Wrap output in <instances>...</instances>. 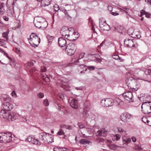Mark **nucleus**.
Wrapping results in <instances>:
<instances>
[{
    "label": "nucleus",
    "instance_id": "nucleus-1",
    "mask_svg": "<svg viewBox=\"0 0 151 151\" xmlns=\"http://www.w3.org/2000/svg\"><path fill=\"white\" fill-rule=\"evenodd\" d=\"M30 39L28 40L31 45L33 47H37L40 42V38L37 35L32 33L30 36Z\"/></svg>",
    "mask_w": 151,
    "mask_h": 151
},
{
    "label": "nucleus",
    "instance_id": "nucleus-2",
    "mask_svg": "<svg viewBox=\"0 0 151 151\" xmlns=\"http://www.w3.org/2000/svg\"><path fill=\"white\" fill-rule=\"evenodd\" d=\"M50 134L46 132H41L39 134V138L40 139L42 142L46 143H51L54 142L53 136H52V140L50 141L49 139H47V137L49 139Z\"/></svg>",
    "mask_w": 151,
    "mask_h": 151
},
{
    "label": "nucleus",
    "instance_id": "nucleus-3",
    "mask_svg": "<svg viewBox=\"0 0 151 151\" xmlns=\"http://www.w3.org/2000/svg\"><path fill=\"white\" fill-rule=\"evenodd\" d=\"M76 47L75 44L70 43L66 46L65 51L69 55H73L75 52Z\"/></svg>",
    "mask_w": 151,
    "mask_h": 151
},
{
    "label": "nucleus",
    "instance_id": "nucleus-4",
    "mask_svg": "<svg viewBox=\"0 0 151 151\" xmlns=\"http://www.w3.org/2000/svg\"><path fill=\"white\" fill-rule=\"evenodd\" d=\"M142 111L145 114H148L151 113V102H149L147 104L145 102L141 106Z\"/></svg>",
    "mask_w": 151,
    "mask_h": 151
},
{
    "label": "nucleus",
    "instance_id": "nucleus-5",
    "mask_svg": "<svg viewBox=\"0 0 151 151\" xmlns=\"http://www.w3.org/2000/svg\"><path fill=\"white\" fill-rule=\"evenodd\" d=\"M12 134L10 133L6 132L4 135L1 134V142H9L12 140Z\"/></svg>",
    "mask_w": 151,
    "mask_h": 151
},
{
    "label": "nucleus",
    "instance_id": "nucleus-6",
    "mask_svg": "<svg viewBox=\"0 0 151 151\" xmlns=\"http://www.w3.org/2000/svg\"><path fill=\"white\" fill-rule=\"evenodd\" d=\"M124 44L129 47L136 48L137 47V43L134 39H126L124 41Z\"/></svg>",
    "mask_w": 151,
    "mask_h": 151
},
{
    "label": "nucleus",
    "instance_id": "nucleus-7",
    "mask_svg": "<svg viewBox=\"0 0 151 151\" xmlns=\"http://www.w3.org/2000/svg\"><path fill=\"white\" fill-rule=\"evenodd\" d=\"M123 97L126 101L128 102H132L133 101L132 92L131 91H127L122 94Z\"/></svg>",
    "mask_w": 151,
    "mask_h": 151
},
{
    "label": "nucleus",
    "instance_id": "nucleus-8",
    "mask_svg": "<svg viewBox=\"0 0 151 151\" xmlns=\"http://www.w3.org/2000/svg\"><path fill=\"white\" fill-rule=\"evenodd\" d=\"M114 103L113 99H107L104 100H102L101 101V104L103 106L108 107L112 106Z\"/></svg>",
    "mask_w": 151,
    "mask_h": 151
},
{
    "label": "nucleus",
    "instance_id": "nucleus-9",
    "mask_svg": "<svg viewBox=\"0 0 151 151\" xmlns=\"http://www.w3.org/2000/svg\"><path fill=\"white\" fill-rule=\"evenodd\" d=\"M132 118V116L127 112H124L120 116L121 120L124 122H127L128 120Z\"/></svg>",
    "mask_w": 151,
    "mask_h": 151
},
{
    "label": "nucleus",
    "instance_id": "nucleus-10",
    "mask_svg": "<svg viewBox=\"0 0 151 151\" xmlns=\"http://www.w3.org/2000/svg\"><path fill=\"white\" fill-rule=\"evenodd\" d=\"M14 107L13 104L9 102H6L2 104L1 108L4 110L9 111L12 110Z\"/></svg>",
    "mask_w": 151,
    "mask_h": 151
},
{
    "label": "nucleus",
    "instance_id": "nucleus-11",
    "mask_svg": "<svg viewBox=\"0 0 151 151\" xmlns=\"http://www.w3.org/2000/svg\"><path fill=\"white\" fill-rule=\"evenodd\" d=\"M18 117V114L16 112H8L7 117L6 118L9 121H14L16 120Z\"/></svg>",
    "mask_w": 151,
    "mask_h": 151
},
{
    "label": "nucleus",
    "instance_id": "nucleus-12",
    "mask_svg": "<svg viewBox=\"0 0 151 151\" xmlns=\"http://www.w3.org/2000/svg\"><path fill=\"white\" fill-rule=\"evenodd\" d=\"M25 141L36 145H40L41 144L40 142L37 139H35L34 137L31 136H28L25 139Z\"/></svg>",
    "mask_w": 151,
    "mask_h": 151
},
{
    "label": "nucleus",
    "instance_id": "nucleus-13",
    "mask_svg": "<svg viewBox=\"0 0 151 151\" xmlns=\"http://www.w3.org/2000/svg\"><path fill=\"white\" fill-rule=\"evenodd\" d=\"M71 30L66 27H63L61 28L60 30V33L62 36L66 38V37Z\"/></svg>",
    "mask_w": 151,
    "mask_h": 151
},
{
    "label": "nucleus",
    "instance_id": "nucleus-14",
    "mask_svg": "<svg viewBox=\"0 0 151 151\" xmlns=\"http://www.w3.org/2000/svg\"><path fill=\"white\" fill-rule=\"evenodd\" d=\"M99 26L102 30H104L109 31L110 29V26L108 24L106 21H104L103 22H101L99 23Z\"/></svg>",
    "mask_w": 151,
    "mask_h": 151
},
{
    "label": "nucleus",
    "instance_id": "nucleus-15",
    "mask_svg": "<svg viewBox=\"0 0 151 151\" xmlns=\"http://www.w3.org/2000/svg\"><path fill=\"white\" fill-rule=\"evenodd\" d=\"M96 134L97 136L105 137L107 136V132L105 128H103L98 131Z\"/></svg>",
    "mask_w": 151,
    "mask_h": 151
},
{
    "label": "nucleus",
    "instance_id": "nucleus-16",
    "mask_svg": "<svg viewBox=\"0 0 151 151\" xmlns=\"http://www.w3.org/2000/svg\"><path fill=\"white\" fill-rule=\"evenodd\" d=\"M58 44L60 46L63 47L65 46L67 44L65 39L63 37H59L58 39Z\"/></svg>",
    "mask_w": 151,
    "mask_h": 151
},
{
    "label": "nucleus",
    "instance_id": "nucleus-17",
    "mask_svg": "<svg viewBox=\"0 0 151 151\" xmlns=\"http://www.w3.org/2000/svg\"><path fill=\"white\" fill-rule=\"evenodd\" d=\"M69 102L70 103V105L72 107L75 109H77L78 108V106L77 105V100L76 99H73L71 100H69Z\"/></svg>",
    "mask_w": 151,
    "mask_h": 151
},
{
    "label": "nucleus",
    "instance_id": "nucleus-18",
    "mask_svg": "<svg viewBox=\"0 0 151 151\" xmlns=\"http://www.w3.org/2000/svg\"><path fill=\"white\" fill-rule=\"evenodd\" d=\"M8 113V111L4 109H2L0 111V118L6 119Z\"/></svg>",
    "mask_w": 151,
    "mask_h": 151
},
{
    "label": "nucleus",
    "instance_id": "nucleus-19",
    "mask_svg": "<svg viewBox=\"0 0 151 151\" xmlns=\"http://www.w3.org/2000/svg\"><path fill=\"white\" fill-rule=\"evenodd\" d=\"M1 99L4 101H6V102H9L11 99V98L8 95L4 94L1 95Z\"/></svg>",
    "mask_w": 151,
    "mask_h": 151
},
{
    "label": "nucleus",
    "instance_id": "nucleus-20",
    "mask_svg": "<svg viewBox=\"0 0 151 151\" xmlns=\"http://www.w3.org/2000/svg\"><path fill=\"white\" fill-rule=\"evenodd\" d=\"M78 33L74 32V33H73L72 36H71L70 37V41H74L76 40L78 38Z\"/></svg>",
    "mask_w": 151,
    "mask_h": 151
},
{
    "label": "nucleus",
    "instance_id": "nucleus-21",
    "mask_svg": "<svg viewBox=\"0 0 151 151\" xmlns=\"http://www.w3.org/2000/svg\"><path fill=\"white\" fill-rule=\"evenodd\" d=\"M79 142L82 144L86 145L89 144L90 142L88 140L83 139L79 140Z\"/></svg>",
    "mask_w": 151,
    "mask_h": 151
},
{
    "label": "nucleus",
    "instance_id": "nucleus-22",
    "mask_svg": "<svg viewBox=\"0 0 151 151\" xmlns=\"http://www.w3.org/2000/svg\"><path fill=\"white\" fill-rule=\"evenodd\" d=\"M4 6V4L3 3L0 4V14H3L5 12Z\"/></svg>",
    "mask_w": 151,
    "mask_h": 151
},
{
    "label": "nucleus",
    "instance_id": "nucleus-23",
    "mask_svg": "<svg viewBox=\"0 0 151 151\" xmlns=\"http://www.w3.org/2000/svg\"><path fill=\"white\" fill-rule=\"evenodd\" d=\"M61 127L65 128L69 130H71L73 129V127L71 125H66L63 124L61 126Z\"/></svg>",
    "mask_w": 151,
    "mask_h": 151
},
{
    "label": "nucleus",
    "instance_id": "nucleus-24",
    "mask_svg": "<svg viewBox=\"0 0 151 151\" xmlns=\"http://www.w3.org/2000/svg\"><path fill=\"white\" fill-rule=\"evenodd\" d=\"M47 22L45 21L44 22H42V23H41L40 25L41 27L40 28L44 29L47 27Z\"/></svg>",
    "mask_w": 151,
    "mask_h": 151
},
{
    "label": "nucleus",
    "instance_id": "nucleus-25",
    "mask_svg": "<svg viewBox=\"0 0 151 151\" xmlns=\"http://www.w3.org/2000/svg\"><path fill=\"white\" fill-rule=\"evenodd\" d=\"M138 33L137 32L134 30L133 32L131 33V36L132 37L134 38H138Z\"/></svg>",
    "mask_w": 151,
    "mask_h": 151
},
{
    "label": "nucleus",
    "instance_id": "nucleus-26",
    "mask_svg": "<svg viewBox=\"0 0 151 151\" xmlns=\"http://www.w3.org/2000/svg\"><path fill=\"white\" fill-rule=\"evenodd\" d=\"M108 146L109 147L110 149L113 150H116L117 146L114 144H111L108 145Z\"/></svg>",
    "mask_w": 151,
    "mask_h": 151
},
{
    "label": "nucleus",
    "instance_id": "nucleus-27",
    "mask_svg": "<svg viewBox=\"0 0 151 151\" xmlns=\"http://www.w3.org/2000/svg\"><path fill=\"white\" fill-rule=\"evenodd\" d=\"M74 31L73 30L71 29L70 31L69 32V33L68 34V35H67V36L66 37V39H68V40H70V37L71 36H72L73 33H74Z\"/></svg>",
    "mask_w": 151,
    "mask_h": 151
},
{
    "label": "nucleus",
    "instance_id": "nucleus-28",
    "mask_svg": "<svg viewBox=\"0 0 151 151\" xmlns=\"http://www.w3.org/2000/svg\"><path fill=\"white\" fill-rule=\"evenodd\" d=\"M112 58L116 60H119L120 62H122L124 61V60L123 59L120 58V57L117 55H113L112 56Z\"/></svg>",
    "mask_w": 151,
    "mask_h": 151
},
{
    "label": "nucleus",
    "instance_id": "nucleus-29",
    "mask_svg": "<svg viewBox=\"0 0 151 151\" xmlns=\"http://www.w3.org/2000/svg\"><path fill=\"white\" fill-rule=\"evenodd\" d=\"M123 142H124V143L125 144L127 145L131 141V139L129 138H123Z\"/></svg>",
    "mask_w": 151,
    "mask_h": 151
},
{
    "label": "nucleus",
    "instance_id": "nucleus-30",
    "mask_svg": "<svg viewBox=\"0 0 151 151\" xmlns=\"http://www.w3.org/2000/svg\"><path fill=\"white\" fill-rule=\"evenodd\" d=\"M40 23H42V22L45 21V19L42 17H39L37 18L36 20Z\"/></svg>",
    "mask_w": 151,
    "mask_h": 151
},
{
    "label": "nucleus",
    "instance_id": "nucleus-31",
    "mask_svg": "<svg viewBox=\"0 0 151 151\" xmlns=\"http://www.w3.org/2000/svg\"><path fill=\"white\" fill-rule=\"evenodd\" d=\"M34 24L35 26L37 28H40L41 27V23L36 20L34 21Z\"/></svg>",
    "mask_w": 151,
    "mask_h": 151
},
{
    "label": "nucleus",
    "instance_id": "nucleus-32",
    "mask_svg": "<svg viewBox=\"0 0 151 151\" xmlns=\"http://www.w3.org/2000/svg\"><path fill=\"white\" fill-rule=\"evenodd\" d=\"M54 38V37L52 36H50V35H49L47 36V39L48 40V41L49 43L52 42Z\"/></svg>",
    "mask_w": 151,
    "mask_h": 151
},
{
    "label": "nucleus",
    "instance_id": "nucleus-33",
    "mask_svg": "<svg viewBox=\"0 0 151 151\" xmlns=\"http://www.w3.org/2000/svg\"><path fill=\"white\" fill-rule=\"evenodd\" d=\"M85 53L84 52L81 53L79 55V58L75 61L76 62H78L79 60L80 59L83 58L84 57Z\"/></svg>",
    "mask_w": 151,
    "mask_h": 151
},
{
    "label": "nucleus",
    "instance_id": "nucleus-34",
    "mask_svg": "<svg viewBox=\"0 0 151 151\" xmlns=\"http://www.w3.org/2000/svg\"><path fill=\"white\" fill-rule=\"evenodd\" d=\"M148 119L149 116L147 117H143L142 118V121L145 123H147L148 124Z\"/></svg>",
    "mask_w": 151,
    "mask_h": 151
},
{
    "label": "nucleus",
    "instance_id": "nucleus-35",
    "mask_svg": "<svg viewBox=\"0 0 151 151\" xmlns=\"http://www.w3.org/2000/svg\"><path fill=\"white\" fill-rule=\"evenodd\" d=\"M78 125L81 129L84 128L85 127V125L82 122H78Z\"/></svg>",
    "mask_w": 151,
    "mask_h": 151
},
{
    "label": "nucleus",
    "instance_id": "nucleus-36",
    "mask_svg": "<svg viewBox=\"0 0 151 151\" xmlns=\"http://www.w3.org/2000/svg\"><path fill=\"white\" fill-rule=\"evenodd\" d=\"M35 62H36L34 60L31 61L28 63L27 65L29 67H31L33 65L34 63Z\"/></svg>",
    "mask_w": 151,
    "mask_h": 151
},
{
    "label": "nucleus",
    "instance_id": "nucleus-37",
    "mask_svg": "<svg viewBox=\"0 0 151 151\" xmlns=\"http://www.w3.org/2000/svg\"><path fill=\"white\" fill-rule=\"evenodd\" d=\"M67 11L66 10H65V12H66V13L65 14V17L68 19H71V17L70 16L68 13L66 12Z\"/></svg>",
    "mask_w": 151,
    "mask_h": 151
},
{
    "label": "nucleus",
    "instance_id": "nucleus-38",
    "mask_svg": "<svg viewBox=\"0 0 151 151\" xmlns=\"http://www.w3.org/2000/svg\"><path fill=\"white\" fill-rule=\"evenodd\" d=\"M64 133L63 130L61 129H60L58 133V134L59 135H64Z\"/></svg>",
    "mask_w": 151,
    "mask_h": 151
},
{
    "label": "nucleus",
    "instance_id": "nucleus-39",
    "mask_svg": "<svg viewBox=\"0 0 151 151\" xmlns=\"http://www.w3.org/2000/svg\"><path fill=\"white\" fill-rule=\"evenodd\" d=\"M43 103L46 106H48L49 105V102L47 99H45L43 101Z\"/></svg>",
    "mask_w": 151,
    "mask_h": 151
},
{
    "label": "nucleus",
    "instance_id": "nucleus-40",
    "mask_svg": "<svg viewBox=\"0 0 151 151\" xmlns=\"http://www.w3.org/2000/svg\"><path fill=\"white\" fill-rule=\"evenodd\" d=\"M54 9L55 11H58L59 9V6L57 4H55L54 6Z\"/></svg>",
    "mask_w": 151,
    "mask_h": 151
},
{
    "label": "nucleus",
    "instance_id": "nucleus-41",
    "mask_svg": "<svg viewBox=\"0 0 151 151\" xmlns=\"http://www.w3.org/2000/svg\"><path fill=\"white\" fill-rule=\"evenodd\" d=\"M37 96L40 98H43L44 96V94L43 93L40 92L38 93Z\"/></svg>",
    "mask_w": 151,
    "mask_h": 151
},
{
    "label": "nucleus",
    "instance_id": "nucleus-42",
    "mask_svg": "<svg viewBox=\"0 0 151 151\" xmlns=\"http://www.w3.org/2000/svg\"><path fill=\"white\" fill-rule=\"evenodd\" d=\"M134 30V29L133 28H130L127 31V32L128 34L129 35H131V33L133 32Z\"/></svg>",
    "mask_w": 151,
    "mask_h": 151
},
{
    "label": "nucleus",
    "instance_id": "nucleus-43",
    "mask_svg": "<svg viewBox=\"0 0 151 151\" xmlns=\"http://www.w3.org/2000/svg\"><path fill=\"white\" fill-rule=\"evenodd\" d=\"M47 1H48V3H47V4H43L42 6H46L50 4L51 2V0H47Z\"/></svg>",
    "mask_w": 151,
    "mask_h": 151
},
{
    "label": "nucleus",
    "instance_id": "nucleus-44",
    "mask_svg": "<svg viewBox=\"0 0 151 151\" xmlns=\"http://www.w3.org/2000/svg\"><path fill=\"white\" fill-rule=\"evenodd\" d=\"M11 95L14 98H15L17 96V94L14 91H12L11 93Z\"/></svg>",
    "mask_w": 151,
    "mask_h": 151
},
{
    "label": "nucleus",
    "instance_id": "nucleus-45",
    "mask_svg": "<svg viewBox=\"0 0 151 151\" xmlns=\"http://www.w3.org/2000/svg\"><path fill=\"white\" fill-rule=\"evenodd\" d=\"M87 68L89 70H93L95 69V67L92 66H87Z\"/></svg>",
    "mask_w": 151,
    "mask_h": 151
},
{
    "label": "nucleus",
    "instance_id": "nucleus-46",
    "mask_svg": "<svg viewBox=\"0 0 151 151\" xmlns=\"http://www.w3.org/2000/svg\"><path fill=\"white\" fill-rule=\"evenodd\" d=\"M3 54L5 56H6L7 58H8L12 62L13 61V60L11 58L9 57L8 55V54L5 51L3 53Z\"/></svg>",
    "mask_w": 151,
    "mask_h": 151
},
{
    "label": "nucleus",
    "instance_id": "nucleus-47",
    "mask_svg": "<svg viewBox=\"0 0 151 151\" xmlns=\"http://www.w3.org/2000/svg\"><path fill=\"white\" fill-rule=\"evenodd\" d=\"M117 129L118 132L120 133H123V132H124V129L121 127H118Z\"/></svg>",
    "mask_w": 151,
    "mask_h": 151
},
{
    "label": "nucleus",
    "instance_id": "nucleus-48",
    "mask_svg": "<svg viewBox=\"0 0 151 151\" xmlns=\"http://www.w3.org/2000/svg\"><path fill=\"white\" fill-rule=\"evenodd\" d=\"M9 34V32H4L3 33V37L5 38H7L8 35Z\"/></svg>",
    "mask_w": 151,
    "mask_h": 151
},
{
    "label": "nucleus",
    "instance_id": "nucleus-49",
    "mask_svg": "<svg viewBox=\"0 0 151 151\" xmlns=\"http://www.w3.org/2000/svg\"><path fill=\"white\" fill-rule=\"evenodd\" d=\"M84 88V87L83 86L75 87V89H76L77 90H80L81 91H83V90Z\"/></svg>",
    "mask_w": 151,
    "mask_h": 151
},
{
    "label": "nucleus",
    "instance_id": "nucleus-50",
    "mask_svg": "<svg viewBox=\"0 0 151 151\" xmlns=\"http://www.w3.org/2000/svg\"><path fill=\"white\" fill-rule=\"evenodd\" d=\"M148 125L151 126V116H149Z\"/></svg>",
    "mask_w": 151,
    "mask_h": 151
},
{
    "label": "nucleus",
    "instance_id": "nucleus-51",
    "mask_svg": "<svg viewBox=\"0 0 151 151\" xmlns=\"http://www.w3.org/2000/svg\"><path fill=\"white\" fill-rule=\"evenodd\" d=\"M140 13H141V16H143V15H144L145 14H146V13L145 11L143 10H141L140 11Z\"/></svg>",
    "mask_w": 151,
    "mask_h": 151
},
{
    "label": "nucleus",
    "instance_id": "nucleus-52",
    "mask_svg": "<svg viewBox=\"0 0 151 151\" xmlns=\"http://www.w3.org/2000/svg\"><path fill=\"white\" fill-rule=\"evenodd\" d=\"M115 137H116V140H118L120 138V135L119 134H116L115 135Z\"/></svg>",
    "mask_w": 151,
    "mask_h": 151
},
{
    "label": "nucleus",
    "instance_id": "nucleus-53",
    "mask_svg": "<svg viewBox=\"0 0 151 151\" xmlns=\"http://www.w3.org/2000/svg\"><path fill=\"white\" fill-rule=\"evenodd\" d=\"M41 70L42 72H45L46 70V68L44 66H42L41 67Z\"/></svg>",
    "mask_w": 151,
    "mask_h": 151
},
{
    "label": "nucleus",
    "instance_id": "nucleus-54",
    "mask_svg": "<svg viewBox=\"0 0 151 151\" xmlns=\"http://www.w3.org/2000/svg\"><path fill=\"white\" fill-rule=\"evenodd\" d=\"M134 149L135 150H139L140 149H141V148L140 147V146L139 145H137L136 146L134 147Z\"/></svg>",
    "mask_w": 151,
    "mask_h": 151
},
{
    "label": "nucleus",
    "instance_id": "nucleus-55",
    "mask_svg": "<svg viewBox=\"0 0 151 151\" xmlns=\"http://www.w3.org/2000/svg\"><path fill=\"white\" fill-rule=\"evenodd\" d=\"M60 148L59 147H55L53 148L54 151H60Z\"/></svg>",
    "mask_w": 151,
    "mask_h": 151
},
{
    "label": "nucleus",
    "instance_id": "nucleus-56",
    "mask_svg": "<svg viewBox=\"0 0 151 151\" xmlns=\"http://www.w3.org/2000/svg\"><path fill=\"white\" fill-rule=\"evenodd\" d=\"M22 118L23 119L22 120L24 122H26L27 120V118L26 116H22Z\"/></svg>",
    "mask_w": 151,
    "mask_h": 151
},
{
    "label": "nucleus",
    "instance_id": "nucleus-57",
    "mask_svg": "<svg viewBox=\"0 0 151 151\" xmlns=\"http://www.w3.org/2000/svg\"><path fill=\"white\" fill-rule=\"evenodd\" d=\"M60 151H68V149L65 148H60Z\"/></svg>",
    "mask_w": 151,
    "mask_h": 151
},
{
    "label": "nucleus",
    "instance_id": "nucleus-58",
    "mask_svg": "<svg viewBox=\"0 0 151 151\" xmlns=\"http://www.w3.org/2000/svg\"><path fill=\"white\" fill-rule=\"evenodd\" d=\"M146 73H147L149 75H151V69H147L146 71Z\"/></svg>",
    "mask_w": 151,
    "mask_h": 151
},
{
    "label": "nucleus",
    "instance_id": "nucleus-59",
    "mask_svg": "<svg viewBox=\"0 0 151 151\" xmlns=\"http://www.w3.org/2000/svg\"><path fill=\"white\" fill-rule=\"evenodd\" d=\"M3 19H4L6 21H8L9 20V18L8 17L6 16H4L3 17Z\"/></svg>",
    "mask_w": 151,
    "mask_h": 151
},
{
    "label": "nucleus",
    "instance_id": "nucleus-60",
    "mask_svg": "<svg viewBox=\"0 0 151 151\" xmlns=\"http://www.w3.org/2000/svg\"><path fill=\"white\" fill-rule=\"evenodd\" d=\"M111 14L112 15L114 16H116L119 15V13L114 12H111Z\"/></svg>",
    "mask_w": 151,
    "mask_h": 151
},
{
    "label": "nucleus",
    "instance_id": "nucleus-61",
    "mask_svg": "<svg viewBox=\"0 0 151 151\" xmlns=\"http://www.w3.org/2000/svg\"><path fill=\"white\" fill-rule=\"evenodd\" d=\"M131 139L132 141L134 142H135L137 140L136 138L134 136H132L131 137Z\"/></svg>",
    "mask_w": 151,
    "mask_h": 151
},
{
    "label": "nucleus",
    "instance_id": "nucleus-62",
    "mask_svg": "<svg viewBox=\"0 0 151 151\" xmlns=\"http://www.w3.org/2000/svg\"><path fill=\"white\" fill-rule=\"evenodd\" d=\"M4 24L1 21V20L0 19V27H3L4 26Z\"/></svg>",
    "mask_w": 151,
    "mask_h": 151
},
{
    "label": "nucleus",
    "instance_id": "nucleus-63",
    "mask_svg": "<svg viewBox=\"0 0 151 151\" xmlns=\"http://www.w3.org/2000/svg\"><path fill=\"white\" fill-rule=\"evenodd\" d=\"M145 1L146 2L148 3L151 5V0H145Z\"/></svg>",
    "mask_w": 151,
    "mask_h": 151
},
{
    "label": "nucleus",
    "instance_id": "nucleus-64",
    "mask_svg": "<svg viewBox=\"0 0 151 151\" xmlns=\"http://www.w3.org/2000/svg\"><path fill=\"white\" fill-rule=\"evenodd\" d=\"M50 135L51 136L49 137L50 138L49 139V138H48V137H47V138L49 139L50 141H51L52 140V138H51V137H52V136H53L52 135H51V134H50Z\"/></svg>",
    "mask_w": 151,
    "mask_h": 151
}]
</instances>
